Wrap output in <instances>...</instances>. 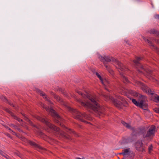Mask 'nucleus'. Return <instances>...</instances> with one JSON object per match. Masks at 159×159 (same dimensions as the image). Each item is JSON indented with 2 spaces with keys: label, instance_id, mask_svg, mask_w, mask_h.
<instances>
[{
  "label": "nucleus",
  "instance_id": "cd10ccee",
  "mask_svg": "<svg viewBox=\"0 0 159 159\" xmlns=\"http://www.w3.org/2000/svg\"><path fill=\"white\" fill-rule=\"evenodd\" d=\"M157 99L159 101V96H157Z\"/></svg>",
  "mask_w": 159,
  "mask_h": 159
},
{
  "label": "nucleus",
  "instance_id": "aec40b11",
  "mask_svg": "<svg viewBox=\"0 0 159 159\" xmlns=\"http://www.w3.org/2000/svg\"><path fill=\"white\" fill-rule=\"evenodd\" d=\"M118 98L121 100L123 102H124L125 101V99L122 97L118 96Z\"/></svg>",
  "mask_w": 159,
  "mask_h": 159
},
{
  "label": "nucleus",
  "instance_id": "0eeeda50",
  "mask_svg": "<svg viewBox=\"0 0 159 159\" xmlns=\"http://www.w3.org/2000/svg\"><path fill=\"white\" fill-rule=\"evenodd\" d=\"M143 145V143L142 142H137L135 144L136 148L138 150L140 151L142 149Z\"/></svg>",
  "mask_w": 159,
  "mask_h": 159
},
{
  "label": "nucleus",
  "instance_id": "c756f323",
  "mask_svg": "<svg viewBox=\"0 0 159 159\" xmlns=\"http://www.w3.org/2000/svg\"><path fill=\"white\" fill-rule=\"evenodd\" d=\"M147 41L148 43H150V41H149V40H147Z\"/></svg>",
  "mask_w": 159,
  "mask_h": 159
},
{
  "label": "nucleus",
  "instance_id": "1a4fd4ad",
  "mask_svg": "<svg viewBox=\"0 0 159 159\" xmlns=\"http://www.w3.org/2000/svg\"><path fill=\"white\" fill-rule=\"evenodd\" d=\"M40 120L42 121L43 122H45L52 129H55V126H54L53 125H50V123L49 122H47L44 119H40Z\"/></svg>",
  "mask_w": 159,
  "mask_h": 159
},
{
  "label": "nucleus",
  "instance_id": "a878e982",
  "mask_svg": "<svg viewBox=\"0 0 159 159\" xmlns=\"http://www.w3.org/2000/svg\"><path fill=\"white\" fill-rule=\"evenodd\" d=\"M152 146H150L148 148L149 150V152H150L152 150Z\"/></svg>",
  "mask_w": 159,
  "mask_h": 159
},
{
  "label": "nucleus",
  "instance_id": "20e7f679",
  "mask_svg": "<svg viewBox=\"0 0 159 159\" xmlns=\"http://www.w3.org/2000/svg\"><path fill=\"white\" fill-rule=\"evenodd\" d=\"M109 99L114 102V104L117 107L119 108H122L123 105L122 103L118 102L117 100H115L112 97L109 96Z\"/></svg>",
  "mask_w": 159,
  "mask_h": 159
},
{
  "label": "nucleus",
  "instance_id": "b1692460",
  "mask_svg": "<svg viewBox=\"0 0 159 159\" xmlns=\"http://www.w3.org/2000/svg\"><path fill=\"white\" fill-rule=\"evenodd\" d=\"M77 92L79 94H80V95H82L84 97H85V95L83 94L81 92L78 91Z\"/></svg>",
  "mask_w": 159,
  "mask_h": 159
},
{
  "label": "nucleus",
  "instance_id": "2f4dec72",
  "mask_svg": "<svg viewBox=\"0 0 159 159\" xmlns=\"http://www.w3.org/2000/svg\"><path fill=\"white\" fill-rule=\"evenodd\" d=\"M48 101L49 102L50 101L49 100H48Z\"/></svg>",
  "mask_w": 159,
  "mask_h": 159
},
{
  "label": "nucleus",
  "instance_id": "dca6fc26",
  "mask_svg": "<svg viewBox=\"0 0 159 159\" xmlns=\"http://www.w3.org/2000/svg\"><path fill=\"white\" fill-rule=\"evenodd\" d=\"M104 65L107 68V69L111 74H112L113 73V71L112 70H111L110 69V67L107 65L104 64Z\"/></svg>",
  "mask_w": 159,
  "mask_h": 159
},
{
  "label": "nucleus",
  "instance_id": "4468645a",
  "mask_svg": "<svg viewBox=\"0 0 159 159\" xmlns=\"http://www.w3.org/2000/svg\"><path fill=\"white\" fill-rule=\"evenodd\" d=\"M103 83L102 84L105 86H107L109 84V81L108 80L105 79L103 80Z\"/></svg>",
  "mask_w": 159,
  "mask_h": 159
},
{
  "label": "nucleus",
  "instance_id": "5701e85b",
  "mask_svg": "<svg viewBox=\"0 0 159 159\" xmlns=\"http://www.w3.org/2000/svg\"><path fill=\"white\" fill-rule=\"evenodd\" d=\"M155 111L157 113H159V108H156L154 109Z\"/></svg>",
  "mask_w": 159,
  "mask_h": 159
},
{
  "label": "nucleus",
  "instance_id": "423d86ee",
  "mask_svg": "<svg viewBox=\"0 0 159 159\" xmlns=\"http://www.w3.org/2000/svg\"><path fill=\"white\" fill-rule=\"evenodd\" d=\"M41 104H42V106L44 108H45L47 110V111H49L50 112L52 113V116H54L55 117L58 119L60 118V117L56 113V112L54 110L52 109H48V108H47L46 107H44V104H43L42 103H41Z\"/></svg>",
  "mask_w": 159,
  "mask_h": 159
},
{
  "label": "nucleus",
  "instance_id": "7c9ffc66",
  "mask_svg": "<svg viewBox=\"0 0 159 159\" xmlns=\"http://www.w3.org/2000/svg\"><path fill=\"white\" fill-rule=\"evenodd\" d=\"M1 152H2V151H1V150H0V153H1Z\"/></svg>",
  "mask_w": 159,
  "mask_h": 159
},
{
  "label": "nucleus",
  "instance_id": "2eb2a0df",
  "mask_svg": "<svg viewBox=\"0 0 159 159\" xmlns=\"http://www.w3.org/2000/svg\"><path fill=\"white\" fill-rule=\"evenodd\" d=\"M121 123L124 126H125V127H126L127 128H130V125L129 124L126 123H125V122H124V121H121Z\"/></svg>",
  "mask_w": 159,
  "mask_h": 159
},
{
  "label": "nucleus",
  "instance_id": "6ab92c4d",
  "mask_svg": "<svg viewBox=\"0 0 159 159\" xmlns=\"http://www.w3.org/2000/svg\"><path fill=\"white\" fill-rule=\"evenodd\" d=\"M136 60L134 61V63L137 64L138 63V61L141 59V58L140 57H136Z\"/></svg>",
  "mask_w": 159,
  "mask_h": 159
},
{
  "label": "nucleus",
  "instance_id": "9b49d317",
  "mask_svg": "<svg viewBox=\"0 0 159 159\" xmlns=\"http://www.w3.org/2000/svg\"><path fill=\"white\" fill-rule=\"evenodd\" d=\"M129 153V149L128 148L125 149L124 152L122 153H120V154H122L124 156L128 155Z\"/></svg>",
  "mask_w": 159,
  "mask_h": 159
},
{
  "label": "nucleus",
  "instance_id": "f8f14e48",
  "mask_svg": "<svg viewBox=\"0 0 159 159\" xmlns=\"http://www.w3.org/2000/svg\"><path fill=\"white\" fill-rule=\"evenodd\" d=\"M37 92L42 96L43 98H47L46 97V96L45 94L43 92H42L39 89L37 90Z\"/></svg>",
  "mask_w": 159,
  "mask_h": 159
},
{
  "label": "nucleus",
  "instance_id": "f03ea898",
  "mask_svg": "<svg viewBox=\"0 0 159 159\" xmlns=\"http://www.w3.org/2000/svg\"><path fill=\"white\" fill-rule=\"evenodd\" d=\"M114 61L116 63L117 65L119 66V68L123 69V66H124L123 64H122L120 62L118 61V60L113 58H111V59L108 57L107 56H105L102 59V61L103 62H109L111 61Z\"/></svg>",
  "mask_w": 159,
  "mask_h": 159
},
{
  "label": "nucleus",
  "instance_id": "393cba45",
  "mask_svg": "<svg viewBox=\"0 0 159 159\" xmlns=\"http://www.w3.org/2000/svg\"><path fill=\"white\" fill-rule=\"evenodd\" d=\"M7 128L8 129H9V130H10L11 131V133H12L13 134H16V133L14 132L12 130H11V129L10 128H9L8 127H7Z\"/></svg>",
  "mask_w": 159,
  "mask_h": 159
},
{
  "label": "nucleus",
  "instance_id": "6e6552de",
  "mask_svg": "<svg viewBox=\"0 0 159 159\" xmlns=\"http://www.w3.org/2000/svg\"><path fill=\"white\" fill-rule=\"evenodd\" d=\"M141 105H139V107L142 108L143 109L146 110L148 107L147 105L146 104H144L143 102H140Z\"/></svg>",
  "mask_w": 159,
  "mask_h": 159
},
{
  "label": "nucleus",
  "instance_id": "bb28decb",
  "mask_svg": "<svg viewBox=\"0 0 159 159\" xmlns=\"http://www.w3.org/2000/svg\"><path fill=\"white\" fill-rule=\"evenodd\" d=\"M133 93H132L133 94V95L135 96H137L138 95L137 93H134V92L133 91Z\"/></svg>",
  "mask_w": 159,
  "mask_h": 159
},
{
  "label": "nucleus",
  "instance_id": "f257e3e1",
  "mask_svg": "<svg viewBox=\"0 0 159 159\" xmlns=\"http://www.w3.org/2000/svg\"><path fill=\"white\" fill-rule=\"evenodd\" d=\"M86 97L89 99L91 102H87L84 103V102H81V104L85 107L92 109L95 111H98L99 106L97 102L96 98L93 96L90 97L88 95H87Z\"/></svg>",
  "mask_w": 159,
  "mask_h": 159
},
{
  "label": "nucleus",
  "instance_id": "ddd939ff",
  "mask_svg": "<svg viewBox=\"0 0 159 159\" xmlns=\"http://www.w3.org/2000/svg\"><path fill=\"white\" fill-rule=\"evenodd\" d=\"M132 102L136 106L139 107V105H141L140 103L137 102L135 99H132Z\"/></svg>",
  "mask_w": 159,
  "mask_h": 159
},
{
  "label": "nucleus",
  "instance_id": "c85d7f7f",
  "mask_svg": "<svg viewBox=\"0 0 159 159\" xmlns=\"http://www.w3.org/2000/svg\"><path fill=\"white\" fill-rule=\"evenodd\" d=\"M76 159H84V158H81L79 157H78V158H76Z\"/></svg>",
  "mask_w": 159,
  "mask_h": 159
},
{
  "label": "nucleus",
  "instance_id": "4be33fe9",
  "mask_svg": "<svg viewBox=\"0 0 159 159\" xmlns=\"http://www.w3.org/2000/svg\"><path fill=\"white\" fill-rule=\"evenodd\" d=\"M124 81L125 82H129V80L127 78L125 77L124 78Z\"/></svg>",
  "mask_w": 159,
  "mask_h": 159
},
{
  "label": "nucleus",
  "instance_id": "f3484780",
  "mask_svg": "<svg viewBox=\"0 0 159 159\" xmlns=\"http://www.w3.org/2000/svg\"><path fill=\"white\" fill-rule=\"evenodd\" d=\"M96 74L97 76L99 79L100 80L102 84L103 83V80L102 78L101 77V76L98 73H96Z\"/></svg>",
  "mask_w": 159,
  "mask_h": 159
},
{
  "label": "nucleus",
  "instance_id": "7ed1b4c3",
  "mask_svg": "<svg viewBox=\"0 0 159 159\" xmlns=\"http://www.w3.org/2000/svg\"><path fill=\"white\" fill-rule=\"evenodd\" d=\"M155 126L154 125H152L151 128L149 129L145 137H152L154 135V134L155 131Z\"/></svg>",
  "mask_w": 159,
  "mask_h": 159
},
{
  "label": "nucleus",
  "instance_id": "a211bd4d",
  "mask_svg": "<svg viewBox=\"0 0 159 159\" xmlns=\"http://www.w3.org/2000/svg\"><path fill=\"white\" fill-rule=\"evenodd\" d=\"M12 116H13V117H14V118L17 120L18 121L20 122L21 121H22V119H20V118L17 117L16 116H15V115H13Z\"/></svg>",
  "mask_w": 159,
  "mask_h": 159
},
{
  "label": "nucleus",
  "instance_id": "39448f33",
  "mask_svg": "<svg viewBox=\"0 0 159 159\" xmlns=\"http://www.w3.org/2000/svg\"><path fill=\"white\" fill-rule=\"evenodd\" d=\"M135 83L138 84V85H140L141 87V89L145 92L148 93H150L149 88L147 87L144 85L141 82L139 81H136Z\"/></svg>",
  "mask_w": 159,
  "mask_h": 159
},
{
  "label": "nucleus",
  "instance_id": "412c9836",
  "mask_svg": "<svg viewBox=\"0 0 159 159\" xmlns=\"http://www.w3.org/2000/svg\"><path fill=\"white\" fill-rule=\"evenodd\" d=\"M57 100L58 101H60V98L59 96H55Z\"/></svg>",
  "mask_w": 159,
  "mask_h": 159
},
{
  "label": "nucleus",
  "instance_id": "9d476101",
  "mask_svg": "<svg viewBox=\"0 0 159 159\" xmlns=\"http://www.w3.org/2000/svg\"><path fill=\"white\" fill-rule=\"evenodd\" d=\"M29 143L31 145H32L33 146H34L35 147H38V148H39V149H43V150H45V148H43L40 146H38L35 143L33 142L32 141H30L29 142Z\"/></svg>",
  "mask_w": 159,
  "mask_h": 159
}]
</instances>
